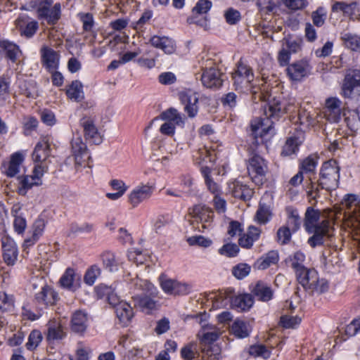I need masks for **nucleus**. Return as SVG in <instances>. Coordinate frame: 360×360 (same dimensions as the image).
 <instances>
[{
	"instance_id": "5",
	"label": "nucleus",
	"mask_w": 360,
	"mask_h": 360,
	"mask_svg": "<svg viewBox=\"0 0 360 360\" xmlns=\"http://www.w3.org/2000/svg\"><path fill=\"white\" fill-rule=\"evenodd\" d=\"M300 285L307 290L318 294L323 293L328 289V283L325 279L319 278L318 272L314 269H304L296 274Z\"/></svg>"
},
{
	"instance_id": "25",
	"label": "nucleus",
	"mask_w": 360,
	"mask_h": 360,
	"mask_svg": "<svg viewBox=\"0 0 360 360\" xmlns=\"http://www.w3.org/2000/svg\"><path fill=\"white\" fill-rule=\"evenodd\" d=\"M198 154L200 159L198 162V164L201 165L200 171L206 181L210 179V174L211 172L210 167L207 165V163H212L214 161V154L213 152L208 150L207 148L200 150Z\"/></svg>"
},
{
	"instance_id": "55",
	"label": "nucleus",
	"mask_w": 360,
	"mask_h": 360,
	"mask_svg": "<svg viewBox=\"0 0 360 360\" xmlns=\"http://www.w3.org/2000/svg\"><path fill=\"white\" fill-rule=\"evenodd\" d=\"M224 17L226 22L230 25H235L241 20V14L239 11L229 8L224 12Z\"/></svg>"
},
{
	"instance_id": "50",
	"label": "nucleus",
	"mask_w": 360,
	"mask_h": 360,
	"mask_svg": "<svg viewBox=\"0 0 360 360\" xmlns=\"http://www.w3.org/2000/svg\"><path fill=\"white\" fill-rule=\"evenodd\" d=\"M347 48L354 51H360V37L349 32L342 34L341 37Z\"/></svg>"
},
{
	"instance_id": "6",
	"label": "nucleus",
	"mask_w": 360,
	"mask_h": 360,
	"mask_svg": "<svg viewBox=\"0 0 360 360\" xmlns=\"http://www.w3.org/2000/svg\"><path fill=\"white\" fill-rule=\"evenodd\" d=\"M159 280L161 289L167 295L172 296L186 295L192 291L193 286L189 283L169 278L164 275H161Z\"/></svg>"
},
{
	"instance_id": "4",
	"label": "nucleus",
	"mask_w": 360,
	"mask_h": 360,
	"mask_svg": "<svg viewBox=\"0 0 360 360\" xmlns=\"http://www.w3.org/2000/svg\"><path fill=\"white\" fill-rule=\"evenodd\" d=\"M340 167L334 160L324 162L320 168L319 186L326 190L335 189L340 181Z\"/></svg>"
},
{
	"instance_id": "22",
	"label": "nucleus",
	"mask_w": 360,
	"mask_h": 360,
	"mask_svg": "<svg viewBox=\"0 0 360 360\" xmlns=\"http://www.w3.org/2000/svg\"><path fill=\"white\" fill-rule=\"evenodd\" d=\"M104 269L110 272H116L120 268L122 262L121 259L111 251H104L100 255Z\"/></svg>"
},
{
	"instance_id": "27",
	"label": "nucleus",
	"mask_w": 360,
	"mask_h": 360,
	"mask_svg": "<svg viewBox=\"0 0 360 360\" xmlns=\"http://www.w3.org/2000/svg\"><path fill=\"white\" fill-rule=\"evenodd\" d=\"M88 323L87 314L83 311H76L72 316L71 319V328L72 330L77 333H84Z\"/></svg>"
},
{
	"instance_id": "15",
	"label": "nucleus",
	"mask_w": 360,
	"mask_h": 360,
	"mask_svg": "<svg viewBox=\"0 0 360 360\" xmlns=\"http://www.w3.org/2000/svg\"><path fill=\"white\" fill-rule=\"evenodd\" d=\"M59 283L63 288L75 292L81 284V276L73 268L68 267L61 276Z\"/></svg>"
},
{
	"instance_id": "59",
	"label": "nucleus",
	"mask_w": 360,
	"mask_h": 360,
	"mask_svg": "<svg viewBox=\"0 0 360 360\" xmlns=\"http://www.w3.org/2000/svg\"><path fill=\"white\" fill-rule=\"evenodd\" d=\"M281 5L285 6L291 11L305 8L308 6L307 0H278Z\"/></svg>"
},
{
	"instance_id": "61",
	"label": "nucleus",
	"mask_w": 360,
	"mask_h": 360,
	"mask_svg": "<svg viewBox=\"0 0 360 360\" xmlns=\"http://www.w3.org/2000/svg\"><path fill=\"white\" fill-rule=\"evenodd\" d=\"M290 229H291L286 226H283L278 229L276 240L279 244L286 245L290 241L292 236Z\"/></svg>"
},
{
	"instance_id": "38",
	"label": "nucleus",
	"mask_w": 360,
	"mask_h": 360,
	"mask_svg": "<svg viewBox=\"0 0 360 360\" xmlns=\"http://www.w3.org/2000/svg\"><path fill=\"white\" fill-rule=\"evenodd\" d=\"M252 292L259 300L262 302H267L273 297V290L271 287L262 281L257 283Z\"/></svg>"
},
{
	"instance_id": "26",
	"label": "nucleus",
	"mask_w": 360,
	"mask_h": 360,
	"mask_svg": "<svg viewBox=\"0 0 360 360\" xmlns=\"http://www.w3.org/2000/svg\"><path fill=\"white\" fill-rule=\"evenodd\" d=\"M261 232L262 231L259 228L254 226H250L248 229L247 233L243 234V236L239 238V245L243 248H251L254 243L259 238Z\"/></svg>"
},
{
	"instance_id": "51",
	"label": "nucleus",
	"mask_w": 360,
	"mask_h": 360,
	"mask_svg": "<svg viewBox=\"0 0 360 360\" xmlns=\"http://www.w3.org/2000/svg\"><path fill=\"white\" fill-rule=\"evenodd\" d=\"M290 261L291 266L295 270V274H297L306 269L304 265L305 255L301 251H297L290 256Z\"/></svg>"
},
{
	"instance_id": "54",
	"label": "nucleus",
	"mask_w": 360,
	"mask_h": 360,
	"mask_svg": "<svg viewBox=\"0 0 360 360\" xmlns=\"http://www.w3.org/2000/svg\"><path fill=\"white\" fill-rule=\"evenodd\" d=\"M14 308V299L13 295L4 292H0V312L10 311Z\"/></svg>"
},
{
	"instance_id": "34",
	"label": "nucleus",
	"mask_w": 360,
	"mask_h": 360,
	"mask_svg": "<svg viewBox=\"0 0 360 360\" xmlns=\"http://www.w3.org/2000/svg\"><path fill=\"white\" fill-rule=\"evenodd\" d=\"M221 334V330L215 326L207 324L202 327L200 339L205 344H212L219 339Z\"/></svg>"
},
{
	"instance_id": "7",
	"label": "nucleus",
	"mask_w": 360,
	"mask_h": 360,
	"mask_svg": "<svg viewBox=\"0 0 360 360\" xmlns=\"http://www.w3.org/2000/svg\"><path fill=\"white\" fill-rule=\"evenodd\" d=\"M202 70L200 79L204 86L217 89L222 85L221 74L212 60H207L206 64L202 67Z\"/></svg>"
},
{
	"instance_id": "63",
	"label": "nucleus",
	"mask_w": 360,
	"mask_h": 360,
	"mask_svg": "<svg viewBox=\"0 0 360 360\" xmlns=\"http://www.w3.org/2000/svg\"><path fill=\"white\" fill-rule=\"evenodd\" d=\"M239 252V248L235 243H226L219 250V253L228 257H236Z\"/></svg>"
},
{
	"instance_id": "45",
	"label": "nucleus",
	"mask_w": 360,
	"mask_h": 360,
	"mask_svg": "<svg viewBox=\"0 0 360 360\" xmlns=\"http://www.w3.org/2000/svg\"><path fill=\"white\" fill-rule=\"evenodd\" d=\"M191 213L193 214V217L202 222L211 221L214 215L213 211L204 205H195Z\"/></svg>"
},
{
	"instance_id": "60",
	"label": "nucleus",
	"mask_w": 360,
	"mask_h": 360,
	"mask_svg": "<svg viewBox=\"0 0 360 360\" xmlns=\"http://www.w3.org/2000/svg\"><path fill=\"white\" fill-rule=\"evenodd\" d=\"M11 77L2 75L0 77V99L6 100L10 95Z\"/></svg>"
},
{
	"instance_id": "21",
	"label": "nucleus",
	"mask_w": 360,
	"mask_h": 360,
	"mask_svg": "<svg viewBox=\"0 0 360 360\" xmlns=\"http://www.w3.org/2000/svg\"><path fill=\"white\" fill-rule=\"evenodd\" d=\"M360 86V70H354L347 73L342 84L344 96L350 97L354 89Z\"/></svg>"
},
{
	"instance_id": "49",
	"label": "nucleus",
	"mask_w": 360,
	"mask_h": 360,
	"mask_svg": "<svg viewBox=\"0 0 360 360\" xmlns=\"http://www.w3.org/2000/svg\"><path fill=\"white\" fill-rule=\"evenodd\" d=\"M60 13V4L56 3L53 7L49 8L40 18H44L49 24L53 25L59 20Z\"/></svg>"
},
{
	"instance_id": "19",
	"label": "nucleus",
	"mask_w": 360,
	"mask_h": 360,
	"mask_svg": "<svg viewBox=\"0 0 360 360\" xmlns=\"http://www.w3.org/2000/svg\"><path fill=\"white\" fill-rule=\"evenodd\" d=\"M16 26L19 28L21 34L31 37L38 29L37 21L30 19L25 14L20 15L15 20Z\"/></svg>"
},
{
	"instance_id": "42",
	"label": "nucleus",
	"mask_w": 360,
	"mask_h": 360,
	"mask_svg": "<svg viewBox=\"0 0 360 360\" xmlns=\"http://www.w3.org/2000/svg\"><path fill=\"white\" fill-rule=\"evenodd\" d=\"M68 97L76 102L81 101L84 98L83 85L79 80L72 81L66 90Z\"/></svg>"
},
{
	"instance_id": "48",
	"label": "nucleus",
	"mask_w": 360,
	"mask_h": 360,
	"mask_svg": "<svg viewBox=\"0 0 360 360\" xmlns=\"http://www.w3.org/2000/svg\"><path fill=\"white\" fill-rule=\"evenodd\" d=\"M18 193L21 195H25L27 191L33 186H41L31 175L20 176L18 177Z\"/></svg>"
},
{
	"instance_id": "40",
	"label": "nucleus",
	"mask_w": 360,
	"mask_h": 360,
	"mask_svg": "<svg viewBox=\"0 0 360 360\" xmlns=\"http://www.w3.org/2000/svg\"><path fill=\"white\" fill-rule=\"evenodd\" d=\"M271 206L264 203L262 198L256 212L255 220L259 224H266L271 220Z\"/></svg>"
},
{
	"instance_id": "2",
	"label": "nucleus",
	"mask_w": 360,
	"mask_h": 360,
	"mask_svg": "<svg viewBox=\"0 0 360 360\" xmlns=\"http://www.w3.org/2000/svg\"><path fill=\"white\" fill-rule=\"evenodd\" d=\"M319 219L320 212L308 207L305 213L304 227L308 233L312 234L307 240L311 248L322 245L324 243V237L330 236V221L328 219L319 221Z\"/></svg>"
},
{
	"instance_id": "58",
	"label": "nucleus",
	"mask_w": 360,
	"mask_h": 360,
	"mask_svg": "<svg viewBox=\"0 0 360 360\" xmlns=\"http://www.w3.org/2000/svg\"><path fill=\"white\" fill-rule=\"evenodd\" d=\"M92 350L91 347L82 342H79L75 352V360H89Z\"/></svg>"
},
{
	"instance_id": "16",
	"label": "nucleus",
	"mask_w": 360,
	"mask_h": 360,
	"mask_svg": "<svg viewBox=\"0 0 360 360\" xmlns=\"http://www.w3.org/2000/svg\"><path fill=\"white\" fill-rule=\"evenodd\" d=\"M41 63L48 71H53L58 68L60 54L53 49L44 46L40 51Z\"/></svg>"
},
{
	"instance_id": "36",
	"label": "nucleus",
	"mask_w": 360,
	"mask_h": 360,
	"mask_svg": "<svg viewBox=\"0 0 360 360\" xmlns=\"http://www.w3.org/2000/svg\"><path fill=\"white\" fill-rule=\"evenodd\" d=\"M131 285L135 289L141 290L150 296L155 297L158 293L157 288L152 283L148 280L141 279L138 276L131 280Z\"/></svg>"
},
{
	"instance_id": "62",
	"label": "nucleus",
	"mask_w": 360,
	"mask_h": 360,
	"mask_svg": "<svg viewBox=\"0 0 360 360\" xmlns=\"http://www.w3.org/2000/svg\"><path fill=\"white\" fill-rule=\"evenodd\" d=\"M301 323V319L297 316H282L280 323L285 328H295Z\"/></svg>"
},
{
	"instance_id": "30",
	"label": "nucleus",
	"mask_w": 360,
	"mask_h": 360,
	"mask_svg": "<svg viewBox=\"0 0 360 360\" xmlns=\"http://www.w3.org/2000/svg\"><path fill=\"white\" fill-rule=\"evenodd\" d=\"M50 155V146L47 141L41 140L35 146L32 159L35 163H44Z\"/></svg>"
},
{
	"instance_id": "18",
	"label": "nucleus",
	"mask_w": 360,
	"mask_h": 360,
	"mask_svg": "<svg viewBox=\"0 0 360 360\" xmlns=\"http://www.w3.org/2000/svg\"><path fill=\"white\" fill-rule=\"evenodd\" d=\"M3 257L8 265H13L18 259V250L15 242L11 238H2Z\"/></svg>"
},
{
	"instance_id": "29",
	"label": "nucleus",
	"mask_w": 360,
	"mask_h": 360,
	"mask_svg": "<svg viewBox=\"0 0 360 360\" xmlns=\"http://www.w3.org/2000/svg\"><path fill=\"white\" fill-rule=\"evenodd\" d=\"M96 292L99 298L106 297L110 304L112 305L115 308L122 300H120L119 297L114 292L112 288L105 285H99L96 288Z\"/></svg>"
},
{
	"instance_id": "37",
	"label": "nucleus",
	"mask_w": 360,
	"mask_h": 360,
	"mask_svg": "<svg viewBox=\"0 0 360 360\" xmlns=\"http://www.w3.org/2000/svg\"><path fill=\"white\" fill-rule=\"evenodd\" d=\"M132 298L135 306L141 308V309L146 313H150L157 307V302L148 296L137 295H133Z\"/></svg>"
},
{
	"instance_id": "41",
	"label": "nucleus",
	"mask_w": 360,
	"mask_h": 360,
	"mask_svg": "<svg viewBox=\"0 0 360 360\" xmlns=\"http://www.w3.org/2000/svg\"><path fill=\"white\" fill-rule=\"evenodd\" d=\"M36 299L39 302L51 305L56 302L57 294L51 287L44 285L41 288V291L36 295Z\"/></svg>"
},
{
	"instance_id": "12",
	"label": "nucleus",
	"mask_w": 360,
	"mask_h": 360,
	"mask_svg": "<svg viewBox=\"0 0 360 360\" xmlns=\"http://www.w3.org/2000/svg\"><path fill=\"white\" fill-rule=\"evenodd\" d=\"M181 103L184 105V111L188 117H194L198 112V97L197 94L193 90L188 89L181 91L179 94Z\"/></svg>"
},
{
	"instance_id": "53",
	"label": "nucleus",
	"mask_w": 360,
	"mask_h": 360,
	"mask_svg": "<svg viewBox=\"0 0 360 360\" xmlns=\"http://www.w3.org/2000/svg\"><path fill=\"white\" fill-rule=\"evenodd\" d=\"M53 0H34L31 1L27 7L24 9L34 8L37 9L39 16L40 17L45 11L51 7Z\"/></svg>"
},
{
	"instance_id": "47",
	"label": "nucleus",
	"mask_w": 360,
	"mask_h": 360,
	"mask_svg": "<svg viewBox=\"0 0 360 360\" xmlns=\"http://www.w3.org/2000/svg\"><path fill=\"white\" fill-rule=\"evenodd\" d=\"M319 164V157L312 154L303 159L299 165V170L302 173H314Z\"/></svg>"
},
{
	"instance_id": "10",
	"label": "nucleus",
	"mask_w": 360,
	"mask_h": 360,
	"mask_svg": "<svg viewBox=\"0 0 360 360\" xmlns=\"http://www.w3.org/2000/svg\"><path fill=\"white\" fill-rule=\"evenodd\" d=\"M154 191V186L150 183H141L131 189L128 194V202L133 207H138L141 202L149 199Z\"/></svg>"
},
{
	"instance_id": "23",
	"label": "nucleus",
	"mask_w": 360,
	"mask_h": 360,
	"mask_svg": "<svg viewBox=\"0 0 360 360\" xmlns=\"http://www.w3.org/2000/svg\"><path fill=\"white\" fill-rule=\"evenodd\" d=\"M229 191L237 198H240L244 200H250L252 195V190L242 184L239 181H233L228 184Z\"/></svg>"
},
{
	"instance_id": "3",
	"label": "nucleus",
	"mask_w": 360,
	"mask_h": 360,
	"mask_svg": "<svg viewBox=\"0 0 360 360\" xmlns=\"http://www.w3.org/2000/svg\"><path fill=\"white\" fill-rule=\"evenodd\" d=\"M236 90L248 94H256V87L252 84L254 81V74L252 69L240 60L237 69L232 75Z\"/></svg>"
},
{
	"instance_id": "13",
	"label": "nucleus",
	"mask_w": 360,
	"mask_h": 360,
	"mask_svg": "<svg viewBox=\"0 0 360 360\" xmlns=\"http://www.w3.org/2000/svg\"><path fill=\"white\" fill-rule=\"evenodd\" d=\"M331 10L334 13L342 12L344 15L352 20L360 21V5L357 1L346 3L345 1H335Z\"/></svg>"
},
{
	"instance_id": "56",
	"label": "nucleus",
	"mask_w": 360,
	"mask_h": 360,
	"mask_svg": "<svg viewBox=\"0 0 360 360\" xmlns=\"http://www.w3.org/2000/svg\"><path fill=\"white\" fill-rule=\"evenodd\" d=\"M210 300H212V307L214 309L225 307L229 302H231V300L224 292H217L213 294L210 297Z\"/></svg>"
},
{
	"instance_id": "8",
	"label": "nucleus",
	"mask_w": 360,
	"mask_h": 360,
	"mask_svg": "<svg viewBox=\"0 0 360 360\" xmlns=\"http://www.w3.org/2000/svg\"><path fill=\"white\" fill-rule=\"evenodd\" d=\"M247 169L252 180L257 185L262 184L267 170L265 160L259 155H254L249 159Z\"/></svg>"
},
{
	"instance_id": "28",
	"label": "nucleus",
	"mask_w": 360,
	"mask_h": 360,
	"mask_svg": "<svg viewBox=\"0 0 360 360\" xmlns=\"http://www.w3.org/2000/svg\"><path fill=\"white\" fill-rule=\"evenodd\" d=\"M115 309L117 317L124 326H127L134 316L133 309L127 302H120Z\"/></svg>"
},
{
	"instance_id": "46",
	"label": "nucleus",
	"mask_w": 360,
	"mask_h": 360,
	"mask_svg": "<svg viewBox=\"0 0 360 360\" xmlns=\"http://www.w3.org/2000/svg\"><path fill=\"white\" fill-rule=\"evenodd\" d=\"M0 52L5 53L12 62H15L20 53L19 47L8 40H0Z\"/></svg>"
},
{
	"instance_id": "11",
	"label": "nucleus",
	"mask_w": 360,
	"mask_h": 360,
	"mask_svg": "<svg viewBox=\"0 0 360 360\" xmlns=\"http://www.w3.org/2000/svg\"><path fill=\"white\" fill-rule=\"evenodd\" d=\"M71 151L76 167L85 165L90 158L87 146L80 136L72 138L71 141Z\"/></svg>"
},
{
	"instance_id": "17",
	"label": "nucleus",
	"mask_w": 360,
	"mask_h": 360,
	"mask_svg": "<svg viewBox=\"0 0 360 360\" xmlns=\"http://www.w3.org/2000/svg\"><path fill=\"white\" fill-rule=\"evenodd\" d=\"M341 103L340 99L335 97L326 101L324 116L330 122H338L341 119Z\"/></svg>"
},
{
	"instance_id": "52",
	"label": "nucleus",
	"mask_w": 360,
	"mask_h": 360,
	"mask_svg": "<svg viewBox=\"0 0 360 360\" xmlns=\"http://www.w3.org/2000/svg\"><path fill=\"white\" fill-rule=\"evenodd\" d=\"M101 274V269L97 264L91 266L89 269H87L84 274V283L88 285H93Z\"/></svg>"
},
{
	"instance_id": "1",
	"label": "nucleus",
	"mask_w": 360,
	"mask_h": 360,
	"mask_svg": "<svg viewBox=\"0 0 360 360\" xmlns=\"http://www.w3.org/2000/svg\"><path fill=\"white\" fill-rule=\"evenodd\" d=\"M288 108L280 98L271 99L264 107V117L253 119L250 123L252 135L255 139L271 136L274 134V124Z\"/></svg>"
},
{
	"instance_id": "35",
	"label": "nucleus",
	"mask_w": 360,
	"mask_h": 360,
	"mask_svg": "<svg viewBox=\"0 0 360 360\" xmlns=\"http://www.w3.org/2000/svg\"><path fill=\"white\" fill-rule=\"evenodd\" d=\"M24 161V155L21 152L13 153L8 163V167L5 170V174L8 177L15 176L19 172L20 167Z\"/></svg>"
},
{
	"instance_id": "20",
	"label": "nucleus",
	"mask_w": 360,
	"mask_h": 360,
	"mask_svg": "<svg viewBox=\"0 0 360 360\" xmlns=\"http://www.w3.org/2000/svg\"><path fill=\"white\" fill-rule=\"evenodd\" d=\"M304 140V133L301 131L290 136L283 146L282 155L284 156H290L295 154L299 149V146L303 143Z\"/></svg>"
},
{
	"instance_id": "44",
	"label": "nucleus",
	"mask_w": 360,
	"mask_h": 360,
	"mask_svg": "<svg viewBox=\"0 0 360 360\" xmlns=\"http://www.w3.org/2000/svg\"><path fill=\"white\" fill-rule=\"evenodd\" d=\"M287 226L291 229L292 232L300 229L301 226V217L297 209L292 207H286Z\"/></svg>"
},
{
	"instance_id": "31",
	"label": "nucleus",
	"mask_w": 360,
	"mask_h": 360,
	"mask_svg": "<svg viewBox=\"0 0 360 360\" xmlns=\"http://www.w3.org/2000/svg\"><path fill=\"white\" fill-rule=\"evenodd\" d=\"M279 260V255L277 251L271 250L257 259L255 262V268L259 270L268 269L273 264H276Z\"/></svg>"
},
{
	"instance_id": "39",
	"label": "nucleus",
	"mask_w": 360,
	"mask_h": 360,
	"mask_svg": "<svg viewBox=\"0 0 360 360\" xmlns=\"http://www.w3.org/2000/svg\"><path fill=\"white\" fill-rule=\"evenodd\" d=\"M231 304L238 311H245L252 306L253 300L248 294L239 295L231 300Z\"/></svg>"
},
{
	"instance_id": "24",
	"label": "nucleus",
	"mask_w": 360,
	"mask_h": 360,
	"mask_svg": "<svg viewBox=\"0 0 360 360\" xmlns=\"http://www.w3.org/2000/svg\"><path fill=\"white\" fill-rule=\"evenodd\" d=\"M230 332L236 338L243 339L248 338L251 332L252 327L250 323L244 320L236 319L230 327Z\"/></svg>"
},
{
	"instance_id": "32",
	"label": "nucleus",
	"mask_w": 360,
	"mask_h": 360,
	"mask_svg": "<svg viewBox=\"0 0 360 360\" xmlns=\"http://www.w3.org/2000/svg\"><path fill=\"white\" fill-rule=\"evenodd\" d=\"M150 43L154 47L162 50L167 54H171L175 51L174 42L169 37L153 36L150 39Z\"/></svg>"
},
{
	"instance_id": "43",
	"label": "nucleus",
	"mask_w": 360,
	"mask_h": 360,
	"mask_svg": "<svg viewBox=\"0 0 360 360\" xmlns=\"http://www.w3.org/2000/svg\"><path fill=\"white\" fill-rule=\"evenodd\" d=\"M160 118L162 120L172 122L177 126L182 127L184 126L185 117L175 108H171L164 111L162 112Z\"/></svg>"
},
{
	"instance_id": "9",
	"label": "nucleus",
	"mask_w": 360,
	"mask_h": 360,
	"mask_svg": "<svg viewBox=\"0 0 360 360\" xmlns=\"http://www.w3.org/2000/svg\"><path fill=\"white\" fill-rule=\"evenodd\" d=\"M287 75L293 82H300L311 75L312 67L307 60H300L289 65Z\"/></svg>"
},
{
	"instance_id": "57",
	"label": "nucleus",
	"mask_w": 360,
	"mask_h": 360,
	"mask_svg": "<svg viewBox=\"0 0 360 360\" xmlns=\"http://www.w3.org/2000/svg\"><path fill=\"white\" fill-rule=\"evenodd\" d=\"M41 340V333L38 330H34L30 333L28 340L25 346L28 350L32 351L39 345Z\"/></svg>"
},
{
	"instance_id": "14",
	"label": "nucleus",
	"mask_w": 360,
	"mask_h": 360,
	"mask_svg": "<svg viewBox=\"0 0 360 360\" xmlns=\"http://www.w3.org/2000/svg\"><path fill=\"white\" fill-rule=\"evenodd\" d=\"M80 124L87 139L94 144H100L102 142L103 139L95 124L94 118L85 115L80 120Z\"/></svg>"
},
{
	"instance_id": "64",
	"label": "nucleus",
	"mask_w": 360,
	"mask_h": 360,
	"mask_svg": "<svg viewBox=\"0 0 360 360\" xmlns=\"http://www.w3.org/2000/svg\"><path fill=\"white\" fill-rule=\"evenodd\" d=\"M326 18V11L324 8L319 7L311 13V18L314 25L321 27L324 23Z\"/></svg>"
},
{
	"instance_id": "33",
	"label": "nucleus",
	"mask_w": 360,
	"mask_h": 360,
	"mask_svg": "<svg viewBox=\"0 0 360 360\" xmlns=\"http://www.w3.org/2000/svg\"><path fill=\"white\" fill-rule=\"evenodd\" d=\"M65 334L62 328L61 323L58 320L52 319L47 323L46 338L49 341L61 340Z\"/></svg>"
}]
</instances>
